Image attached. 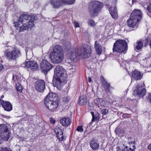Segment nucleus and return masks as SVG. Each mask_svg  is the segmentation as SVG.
<instances>
[{"mask_svg":"<svg viewBox=\"0 0 151 151\" xmlns=\"http://www.w3.org/2000/svg\"><path fill=\"white\" fill-rule=\"evenodd\" d=\"M35 20L34 16L24 14L20 16L17 22L14 23L15 24V27L16 29H19V31L22 32L28 29L29 27L31 28L34 26Z\"/></svg>","mask_w":151,"mask_h":151,"instance_id":"f257e3e1","label":"nucleus"},{"mask_svg":"<svg viewBox=\"0 0 151 151\" xmlns=\"http://www.w3.org/2000/svg\"><path fill=\"white\" fill-rule=\"evenodd\" d=\"M58 98L56 94L51 93L48 94L46 97L44 104L50 111L55 110L58 106Z\"/></svg>","mask_w":151,"mask_h":151,"instance_id":"f03ea898","label":"nucleus"},{"mask_svg":"<svg viewBox=\"0 0 151 151\" xmlns=\"http://www.w3.org/2000/svg\"><path fill=\"white\" fill-rule=\"evenodd\" d=\"M50 57L51 61L55 64H58L63 61L64 54L61 46L59 45L56 46L52 52L50 54Z\"/></svg>","mask_w":151,"mask_h":151,"instance_id":"7ed1b4c3","label":"nucleus"},{"mask_svg":"<svg viewBox=\"0 0 151 151\" xmlns=\"http://www.w3.org/2000/svg\"><path fill=\"white\" fill-rule=\"evenodd\" d=\"M103 4L98 1H93L89 3L88 10L90 14L94 16L97 14L103 7Z\"/></svg>","mask_w":151,"mask_h":151,"instance_id":"20e7f679","label":"nucleus"},{"mask_svg":"<svg viewBox=\"0 0 151 151\" xmlns=\"http://www.w3.org/2000/svg\"><path fill=\"white\" fill-rule=\"evenodd\" d=\"M128 46L126 41L124 40H118L114 44L113 52L116 51L119 53H126L127 50Z\"/></svg>","mask_w":151,"mask_h":151,"instance_id":"39448f33","label":"nucleus"},{"mask_svg":"<svg viewBox=\"0 0 151 151\" xmlns=\"http://www.w3.org/2000/svg\"><path fill=\"white\" fill-rule=\"evenodd\" d=\"M91 52V47L87 44L82 45L78 51L79 56L83 58H88L90 56Z\"/></svg>","mask_w":151,"mask_h":151,"instance_id":"423d86ee","label":"nucleus"},{"mask_svg":"<svg viewBox=\"0 0 151 151\" xmlns=\"http://www.w3.org/2000/svg\"><path fill=\"white\" fill-rule=\"evenodd\" d=\"M11 133L9 127L5 124L0 125V136L1 139L7 141L10 137Z\"/></svg>","mask_w":151,"mask_h":151,"instance_id":"0eeeda50","label":"nucleus"},{"mask_svg":"<svg viewBox=\"0 0 151 151\" xmlns=\"http://www.w3.org/2000/svg\"><path fill=\"white\" fill-rule=\"evenodd\" d=\"M67 76L66 71L62 66H58L54 69V78H61L64 80L66 79Z\"/></svg>","mask_w":151,"mask_h":151,"instance_id":"6e6552de","label":"nucleus"},{"mask_svg":"<svg viewBox=\"0 0 151 151\" xmlns=\"http://www.w3.org/2000/svg\"><path fill=\"white\" fill-rule=\"evenodd\" d=\"M20 53V50L15 48H13L12 50H7L5 52V55L9 60H15Z\"/></svg>","mask_w":151,"mask_h":151,"instance_id":"1a4fd4ad","label":"nucleus"},{"mask_svg":"<svg viewBox=\"0 0 151 151\" xmlns=\"http://www.w3.org/2000/svg\"><path fill=\"white\" fill-rule=\"evenodd\" d=\"M145 85L144 83L141 85H139L137 87V89L134 90V95L138 97H142L146 94V90L145 88Z\"/></svg>","mask_w":151,"mask_h":151,"instance_id":"9d476101","label":"nucleus"},{"mask_svg":"<svg viewBox=\"0 0 151 151\" xmlns=\"http://www.w3.org/2000/svg\"><path fill=\"white\" fill-rule=\"evenodd\" d=\"M40 68L44 73H47L53 68V66L47 61L44 60L40 63Z\"/></svg>","mask_w":151,"mask_h":151,"instance_id":"9b49d317","label":"nucleus"},{"mask_svg":"<svg viewBox=\"0 0 151 151\" xmlns=\"http://www.w3.org/2000/svg\"><path fill=\"white\" fill-rule=\"evenodd\" d=\"M66 79L63 80L61 78H56L53 77L52 83L58 89L60 90L63 83H66Z\"/></svg>","mask_w":151,"mask_h":151,"instance_id":"f8f14e48","label":"nucleus"},{"mask_svg":"<svg viewBox=\"0 0 151 151\" xmlns=\"http://www.w3.org/2000/svg\"><path fill=\"white\" fill-rule=\"evenodd\" d=\"M116 6V3L114 1L109 9L111 15L112 17L115 19H117L118 16Z\"/></svg>","mask_w":151,"mask_h":151,"instance_id":"ddd939ff","label":"nucleus"},{"mask_svg":"<svg viewBox=\"0 0 151 151\" xmlns=\"http://www.w3.org/2000/svg\"><path fill=\"white\" fill-rule=\"evenodd\" d=\"M45 82L42 80L37 81L35 84V88L38 91L40 92H43L45 88Z\"/></svg>","mask_w":151,"mask_h":151,"instance_id":"4468645a","label":"nucleus"},{"mask_svg":"<svg viewBox=\"0 0 151 151\" xmlns=\"http://www.w3.org/2000/svg\"><path fill=\"white\" fill-rule=\"evenodd\" d=\"M64 0H50V4L53 8L58 9L62 5L65 4Z\"/></svg>","mask_w":151,"mask_h":151,"instance_id":"2eb2a0df","label":"nucleus"},{"mask_svg":"<svg viewBox=\"0 0 151 151\" xmlns=\"http://www.w3.org/2000/svg\"><path fill=\"white\" fill-rule=\"evenodd\" d=\"M130 17L133 19H136L139 21L142 17L141 11L139 10L135 9L132 13Z\"/></svg>","mask_w":151,"mask_h":151,"instance_id":"dca6fc26","label":"nucleus"},{"mask_svg":"<svg viewBox=\"0 0 151 151\" xmlns=\"http://www.w3.org/2000/svg\"><path fill=\"white\" fill-rule=\"evenodd\" d=\"M139 21L136 19H133L130 17L129 19L127 21L128 26L131 27L135 28L138 26L137 22Z\"/></svg>","mask_w":151,"mask_h":151,"instance_id":"f3484780","label":"nucleus"},{"mask_svg":"<svg viewBox=\"0 0 151 151\" xmlns=\"http://www.w3.org/2000/svg\"><path fill=\"white\" fill-rule=\"evenodd\" d=\"M25 66L32 69H37L38 68V65L36 61H29L25 63Z\"/></svg>","mask_w":151,"mask_h":151,"instance_id":"a211bd4d","label":"nucleus"},{"mask_svg":"<svg viewBox=\"0 0 151 151\" xmlns=\"http://www.w3.org/2000/svg\"><path fill=\"white\" fill-rule=\"evenodd\" d=\"M54 131L57 135L59 141H62L63 139L62 130L58 127L56 126L54 128Z\"/></svg>","mask_w":151,"mask_h":151,"instance_id":"6ab92c4d","label":"nucleus"},{"mask_svg":"<svg viewBox=\"0 0 151 151\" xmlns=\"http://www.w3.org/2000/svg\"><path fill=\"white\" fill-rule=\"evenodd\" d=\"M70 59L72 61H73L74 62H76L78 58V54L77 51L75 50H73L70 54L68 55Z\"/></svg>","mask_w":151,"mask_h":151,"instance_id":"aec40b11","label":"nucleus"},{"mask_svg":"<svg viewBox=\"0 0 151 151\" xmlns=\"http://www.w3.org/2000/svg\"><path fill=\"white\" fill-rule=\"evenodd\" d=\"M101 83L105 91L107 92L110 93L111 89L112 88L110 86V85L103 78L101 80Z\"/></svg>","mask_w":151,"mask_h":151,"instance_id":"412c9836","label":"nucleus"},{"mask_svg":"<svg viewBox=\"0 0 151 151\" xmlns=\"http://www.w3.org/2000/svg\"><path fill=\"white\" fill-rule=\"evenodd\" d=\"M142 76L141 73L137 70H134L132 72V79H134L136 81L140 80Z\"/></svg>","mask_w":151,"mask_h":151,"instance_id":"4be33fe9","label":"nucleus"},{"mask_svg":"<svg viewBox=\"0 0 151 151\" xmlns=\"http://www.w3.org/2000/svg\"><path fill=\"white\" fill-rule=\"evenodd\" d=\"M95 103L97 105L98 107L101 109L104 106L106 103L103 99L99 98H97L94 101Z\"/></svg>","mask_w":151,"mask_h":151,"instance_id":"5701e85b","label":"nucleus"},{"mask_svg":"<svg viewBox=\"0 0 151 151\" xmlns=\"http://www.w3.org/2000/svg\"><path fill=\"white\" fill-rule=\"evenodd\" d=\"M60 122L62 126L65 127L70 124L71 120L69 118H63L60 119Z\"/></svg>","mask_w":151,"mask_h":151,"instance_id":"b1692460","label":"nucleus"},{"mask_svg":"<svg viewBox=\"0 0 151 151\" xmlns=\"http://www.w3.org/2000/svg\"><path fill=\"white\" fill-rule=\"evenodd\" d=\"M90 145L92 149L94 150L98 149L99 147V145L97 141L94 139L90 142Z\"/></svg>","mask_w":151,"mask_h":151,"instance_id":"393cba45","label":"nucleus"},{"mask_svg":"<svg viewBox=\"0 0 151 151\" xmlns=\"http://www.w3.org/2000/svg\"><path fill=\"white\" fill-rule=\"evenodd\" d=\"M3 104L2 106L5 110L10 111L12 109V105L9 102L4 101V103Z\"/></svg>","mask_w":151,"mask_h":151,"instance_id":"a878e982","label":"nucleus"},{"mask_svg":"<svg viewBox=\"0 0 151 151\" xmlns=\"http://www.w3.org/2000/svg\"><path fill=\"white\" fill-rule=\"evenodd\" d=\"M94 47L97 54L100 55L102 52V47L98 41H96L95 42Z\"/></svg>","mask_w":151,"mask_h":151,"instance_id":"bb28decb","label":"nucleus"},{"mask_svg":"<svg viewBox=\"0 0 151 151\" xmlns=\"http://www.w3.org/2000/svg\"><path fill=\"white\" fill-rule=\"evenodd\" d=\"M78 102L79 104L80 105H85L87 102V99L86 96L82 95L80 96Z\"/></svg>","mask_w":151,"mask_h":151,"instance_id":"cd10ccee","label":"nucleus"},{"mask_svg":"<svg viewBox=\"0 0 151 151\" xmlns=\"http://www.w3.org/2000/svg\"><path fill=\"white\" fill-rule=\"evenodd\" d=\"M134 149H132L131 148H129L127 146H126L122 150H121L120 147L117 146L116 147V151H134Z\"/></svg>","mask_w":151,"mask_h":151,"instance_id":"c85d7f7f","label":"nucleus"},{"mask_svg":"<svg viewBox=\"0 0 151 151\" xmlns=\"http://www.w3.org/2000/svg\"><path fill=\"white\" fill-rule=\"evenodd\" d=\"M115 131L117 135L123 134L124 132V130L123 129L118 127L116 128Z\"/></svg>","mask_w":151,"mask_h":151,"instance_id":"c756f323","label":"nucleus"},{"mask_svg":"<svg viewBox=\"0 0 151 151\" xmlns=\"http://www.w3.org/2000/svg\"><path fill=\"white\" fill-rule=\"evenodd\" d=\"M88 24L91 27H94L96 24L94 21L91 19H89L88 20Z\"/></svg>","mask_w":151,"mask_h":151,"instance_id":"7c9ffc66","label":"nucleus"},{"mask_svg":"<svg viewBox=\"0 0 151 151\" xmlns=\"http://www.w3.org/2000/svg\"><path fill=\"white\" fill-rule=\"evenodd\" d=\"M143 46V44L142 42L140 41L137 42V45L136 46V49L139 50Z\"/></svg>","mask_w":151,"mask_h":151,"instance_id":"2f4dec72","label":"nucleus"},{"mask_svg":"<svg viewBox=\"0 0 151 151\" xmlns=\"http://www.w3.org/2000/svg\"><path fill=\"white\" fill-rule=\"evenodd\" d=\"M16 88L18 91L21 92L22 90V86L19 84V83H16Z\"/></svg>","mask_w":151,"mask_h":151,"instance_id":"473e14b6","label":"nucleus"},{"mask_svg":"<svg viewBox=\"0 0 151 151\" xmlns=\"http://www.w3.org/2000/svg\"><path fill=\"white\" fill-rule=\"evenodd\" d=\"M65 4H73L75 1V0H64Z\"/></svg>","mask_w":151,"mask_h":151,"instance_id":"72a5a7b5","label":"nucleus"},{"mask_svg":"<svg viewBox=\"0 0 151 151\" xmlns=\"http://www.w3.org/2000/svg\"><path fill=\"white\" fill-rule=\"evenodd\" d=\"M147 9L148 13L151 14V0H150L149 1V4L147 6Z\"/></svg>","mask_w":151,"mask_h":151,"instance_id":"f704fd0d","label":"nucleus"},{"mask_svg":"<svg viewBox=\"0 0 151 151\" xmlns=\"http://www.w3.org/2000/svg\"><path fill=\"white\" fill-rule=\"evenodd\" d=\"M76 130L80 132H82L83 131V126H78L77 127Z\"/></svg>","mask_w":151,"mask_h":151,"instance_id":"c9c22d12","label":"nucleus"},{"mask_svg":"<svg viewBox=\"0 0 151 151\" xmlns=\"http://www.w3.org/2000/svg\"><path fill=\"white\" fill-rule=\"evenodd\" d=\"M70 99L68 97L66 96L63 98V101L64 103H67L69 100Z\"/></svg>","mask_w":151,"mask_h":151,"instance_id":"e433bc0d","label":"nucleus"},{"mask_svg":"<svg viewBox=\"0 0 151 151\" xmlns=\"http://www.w3.org/2000/svg\"><path fill=\"white\" fill-rule=\"evenodd\" d=\"M108 112V110L106 109H103L101 111V114L103 115H105Z\"/></svg>","mask_w":151,"mask_h":151,"instance_id":"4c0bfd02","label":"nucleus"},{"mask_svg":"<svg viewBox=\"0 0 151 151\" xmlns=\"http://www.w3.org/2000/svg\"><path fill=\"white\" fill-rule=\"evenodd\" d=\"M73 23L74 24L75 27H79L78 23L76 20H74Z\"/></svg>","mask_w":151,"mask_h":151,"instance_id":"58836bf2","label":"nucleus"},{"mask_svg":"<svg viewBox=\"0 0 151 151\" xmlns=\"http://www.w3.org/2000/svg\"><path fill=\"white\" fill-rule=\"evenodd\" d=\"M9 150L7 147H1L0 148V151H9Z\"/></svg>","mask_w":151,"mask_h":151,"instance_id":"ea45409f","label":"nucleus"},{"mask_svg":"<svg viewBox=\"0 0 151 151\" xmlns=\"http://www.w3.org/2000/svg\"><path fill=\"white\" fill-rule=\"evenodd\" d=\"M50 122L52 123H54L55 122V120L53 118H50Z\"/></svg>","mask_w":151,"mask_h":151,"instance_id":"a19ab883","label":"nucleus"},{"mask_svg":"<svg viewBox=\"0 0 151 151\" xmlns=\"http://www.w3.org/2000/svg\"><path fill=\"white\" fill-rule=\"evenodd\" d=\"M17 78L16 76H13V80L14 82L16 83L17 81H16Z\"/></svg>","mask_w":151,"mask_h":151,"instance_id":"79ce46f5","label":"nucleus"},{"mask_svg":"<svg viewBox=\"0 0 151 151\" xmlns=\"http://www.w3.org/2000/svg\"><path fill=\"white\" fill-rule=\"evenodd\" d=\"M4 101H3L0 98V106L1 105L2 106H3V103H4Z\"/></svg>","mask_w":151,"mask_h":151,"instance_id":"37998d69","label":"nucleus"},{"mask_svg":"<svg viewBox=\"0 0 151 151\" xmlns=\"http://www.w3.org/2000/svg\"><path fill=\"white\" fill-rule=\"evenodd\" d=\"M97 119V118L95 116H94V117H92V121L93 122L95 121Z\"/></svg>","mask_w":151,"mask_h":151,"instance_id":"c03bdc74","label":"nucleus"},{"mask_svg":"<svg viewBox=\"0 0 151 151\" xmlns=\"http://www.w3.org/2000/svg\"><path fill=\"white\" fill-rule=\"evenodd\" d=\"M148 99L150 102L151 103V93L149 94Z\"/></svg>","mask_w":151,"mask_h":151,"instance_id":"a18cd8bd","label":"nucleus"},{"mask_svg":"<svg viewBox=\"0 0 151 151\" xmlns=\"http://www.w3.org/2000/svg\"><path fill=\"white\" fill-rule=\"evenodd\" d=\"M4 67L0 63V72L1 71V70Z\"/></svg>","mask_w":151,"mask_h":151,"instance_id":"49530a36","label":"nucleus"},{"mask_svg":"<svg viewBox=\"0 0 151 151\" xmlns=\"http://www.w3.org/2000/svg\"><path fill=\"white\" fill-rule=\"evenodd\" d=\"M88 82H91V78L90 77H88Z\"/></svg>","mask_w":151,"mask_h":151,"instance_id":"de8ad7c7","label":"nucleus"},{"mask_svg":"<svg viewBox=\"0 0 151 151\" xmlns=\"http://www.w3.org/2000/svg\"><path fill=\"white\" fill-rule=\"evenodd\" d=\"M148 147L149 150L151 151V143L149 145Z\"/></svg>","mask_w":151,"mask_h":151,"instance_id":"09e8293b","label":"nucleus"},{"mask_svg":"<svg viewBox=\"0 0 151 151\" xmlns=\"http://www.w3.org/2000/svg\"><path fill=\"white\" fill-rule=\"evenodd\" d=\"M91 113L92 115V117H94V112L93 111H91Z\"/></svg>","mask_w":151,"mask_h":151,"instance_id":"8fccbe9b","label":"nucleus"},{"mask_svg":"<svg viewBox=\"0 0 151 151\" xmlns=\"http://www.w3.org/2000/svg\"><path fill=\"white\" fill-rule=\"evenodd\" d=\"M149 45L150 47H151V40H150L149 43Z\"/></svg>","mask_w":151,"mask_h":151,"instance_id":"3c124183","label":"nucleus"},{"mask_svg":"<svg viewBox=\"0 0 151 151\" xmlns=\"http://www.w3.org/2000/svg\"><path fill=\"white\" fill-rule=\"evenodd\" d=\"M4 95H2L1 96V99H3L4 97Z\"/></svg>","mask_w":151,"mask_h":151,"instance_id":"603ef678","label":"nucleus"},{"mask_svg":"<svg viewBox=\"0 0 151 151\" xmlns=\"http://www.w3.org/2000/svg\"><path fill=\"white\" fill-rule=\"evenodd\" d=\"M1 142H2L1 140L0 139V144H1Z\"/></svg>","mask_w":151,"mask_h":151,"instance_id":"864d4df0","label":"nucleus"},{"mask_svg":"<svg viewBox=\"0 0 151 151\" xmlns=\"http://www.w3.org/2000/svg\"><path fill=\"white\" fill-rule=\"evenodd\" d=\"M97 114L98 115V116L99 114L98 113V114Z\"/></svg>","mask_w":151,"mask_h":151,"instance_id":"5fc2aeb1","label":"nucleus"},{"mask_svg":"<svg viewBox=\"0 0 151 151\" xmlns=\"http://www.w3.org/2000/svg\"><path fill=\"white\" fill-rule=\"evenodd\" d=\"M132 2H133L134 1V0H132Z\"/></svg>","mask_w":151,"mask_h":151,"instance_id":"6e6d98bb","label":"nucleus"},{"mask_svg":"<svg viewBox=\"0 0 151 151\" xmlns=\"http://www.w3.org/2000/svg\"><path fill=\"white\" fill-rule=\"evenodd\" d=\"M23 65L22 67H23L24 66V65Z\"/></svg>","mask_w":151,"mask_h":151,"instance_id":"4d7b16f0","label":"nucleus"},{"mask_svg":"<svg viewBox=\"0 0 151 151\" xmlns=\"http://www.w3.org/2000/svg\"><path fill=\"white\" fill-rule=\"evenodd\" d=\"M133 142V143H134V142Z\"/></svg>","mask_w":151,"mask_h":151,"instance_id":"13d9d810","label":"nucleus"}]
</instances>
